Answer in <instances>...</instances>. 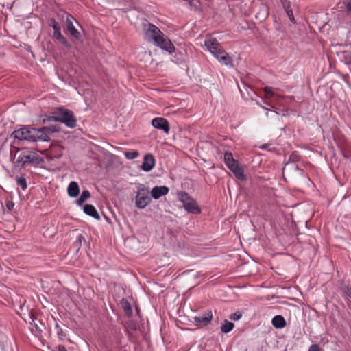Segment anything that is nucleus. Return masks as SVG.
Wrapping results in <instances>:
<instances>
[{"label": "nucleus", "instance_id": "3", "mask_svg": "<svg viewBox=\"0 0 351 351\" xmlns=\"http://www.w3.org/2000/svg\"><path fill=\"white\" fill-rule=\"evenodd\" d=\"M47 121L61 122L70 128H74L77 125L73 112L69 109L63 108H57L53 112V116L48 117Z\"/></svg>", "mask_w": 351, "mask_h": 351}, {"label": "nucleus", "instance_id": "9", "mask_svg": "<svg viewBox=\"0 0 351 351\" xmlns=\"http://www.w3.org/2000/svg\"><path fill=\"white\" fill-rule=\"evenodd\" d=\"M152 125L158 130H162L166 134L169 132V124L168 121L163 117H156L152 120Z\"/></svg>", "mask_w": 351, "mask_h": 351}, {"label": "nucleus", "instance_id": "19", "mask_svg": "<svg viewBox=\"0 0 351 351\" xmlns=\"http://www.w3.org/2000/svg\"><path fill=\"white\" fill-rule=\"evenodd\" d=\"M53 38L66 47H70L67 40L62 35L61 29L53 32Z\"/></svg>", "mask_w": 351, "mask_h": 351}, {"label": "nucleus", "instance_id": "20", "mask_svg": "<svg viewBox=\"0 0 351 351\" xmlns=\"http://www.w3.org/2000/svg\"><path fill=\"white\" fill-rule=\"evenodd\" d=\"M90 197V193L88 190H84L80 197L76 200L78 206H82L83 204Z\"/></svg>", "mask_w": 351, "mask_h": 351}, {"label": "nucleus", "instance_id": "6", "mask_svg": "<svg viewBox=\"0 0 351 351\" xmlns=\"http://www.w3.org/2000/svg\"><path fill=\"white\" fill-rule=\"evenodd\" d=\"M38 159L39 156L36 152L23 149L19 153L15 164L17 167H22L26 164L38 162Z\"/></svg>", "mask_w": 351, "mask_h": 351}, {"label": "nucleus", "instance_id": "39", "mask_svg": "<svg viewBox=\"0 0 351 351\" xmlns=\"http://www.w3.org/2000/svg\"><path fill=\"white\" fill-rule=\"evenodd\" d=\"M8 209H11V205H8Z\"/></svg>", "mask_w": 351, "mask_h": 351}, {"label": "nucleus", "instance_id": "32", "mask_svg": "<svg viewBox=\"0 0 351 351\" xmlns=\"http://www.w3.org/2000/svg\"><path fill=\"white\" fill-rule=\"evenodd\" d=\"M344 5L346 10L349 12H351V0H346L344 1Z\"/></svg>", "mask_w": 351, "mask_h": 351}, {"label": "nucleus", "instance_id": "2", "mask_svg": "<svg viewBox=\"0 0 351 351\" xmlns=\"http://www.w3.org/2000/svg\"><path fill=\"white\" fill-rule=\"evenodd\" d=\"M144 37L147 41L152 42L155 46L169 53L175 51V47L170 39L158 27L152 23H148L145 27Z\"/></svg>", "mask_w": 351, "mask_h": 351}, {"label": "nucleus", "instance_id": "13", "mask_svg": "<svg viewBox=\"0 0 351 351\" xmlns=\"http://www.w3.org/2000/svg\"><path fill=\"white\" fill-rule=\"evenodd\" d=\"M169 188L165 186H154L151 192V197L154 199H158L162 196L167 195L169 193Z\"/></svg>", "mask_w": 351, "mask_h": 351}, {"label": "nucleus", "instance_id": "11", "mask_svg": "<svg viewBox=\"0 0 351 351\" xmlns=\"http://www.w3.org/2000/svg\"><path fill=\"white\" fill-rule=\"evenodd\" d=\"M155 162L154 156L151 154H147L144 156L141 169L145 172H149L154 167Z\"/></svg>", "mask_w": 351, "mask_h": 351}, {"label": "nucleus", "instance_id": "29", "mask_svg": "<svg viewBox=\"0 0 351 351\" xmlns=\"http://www.w3.org/2000/svg\"><path fill=\"white\" fill-rule=\"evenodd\" d=\"M82 241H84V237L82 234H79L74 242L75 246L76 247L77 245L80 247Z\"/></svg>", "mask_w": 351, "mask_h": 351}, {"label": "nucleus", "instance_id": "31", "mask_svg": "<svg viewBox=\"0 0 351 351\" xmlns=\"http://www.w3.org/2000/svg\"><path fill=\"white\" fill-rule=\"evenodd\" d=\"M308 351H321V349L317 344H312L310 346Z\"/></svg>", "mask_w": 351, "mask_h": 351}, {"label": "nucleus", "instance_id": "28", "mask_svg": "<svg viewBox=\"0 0 351 351\" xmlns=\"http://www.w3.org/2000/svg\"><path fill=\"white\" fill-rule=\"evenodd\" d=\"M282 5L285 10V12L289 11V10H292L291 8L290 2L287 0H281Z\"/></svg>", "mask_w": 351, "mask_h": 351}, {"label": "nucleus", "instance_id": "23", "mask_svg": "<svg viewBox=\"0 0 351 351\" xmlns=\"http://www.w3.org/2000/svg\"><path fill=\"white\" fill-rule=\"evenodd\" d=\"M55 329L56 330L57 335L60 340H64L66 337V334L63 331L62 328L58 324H56Z\"/></svg>", "mask_w": 351, "mask_h": 351}, {"label": "nucleus", "instance_id": "12", "mask_svg": "<svg viewBox=\"0 0 351 351\" xmlns=\"http://www.w3.org/2000/svg\"><path fill=\"white\" fill-rule=\"evenodd\" d=\"M193 319L196 326H206L212 321L213 314L211 311H208L202 315L195 316Z\"/></svg>", "mask_w": 351, "mask_h": 351}, {"label": "nucleus", "instance_id": "4", "mask_svg": "<svg viewBox=\"0 0 351 351\" xmlns=\"http://www.w3.org/2000/svg\"><path fill=\"white\" fill-rule=\"evenodd\" d=\"M224 162L227 167L234 173L237 179L240 180L245 179L243 169L241 167L239 162L233 158L231 152H225Z\"/></svg>", "mask_w": 351, "mask_h": 351}, {"label": "nucleus", "instance_id": "17", "mask_svg": "<svg viewBox=\"0 0 351 351\" xmlns=\"http://www.w3.org/2000/svg\"><path fill=\"white\" fill-rule=\"evenodd\" d=\"M84 212L95 219H99L100 218L99 213L96 210L95 208L90 204H86L84 206Z\"/></svg>", "mask_w": 351, "mask_h": 351}, {"label": "nucleus", "instance_id": "8", "mask_svg": "<svg viewBox=\"0 0 351 351\" xmlns=\"http://www.w3.org/2000/svg\"><path fill=\"white\" fill-rule=\"evenodd\" d=\"M204 45L208 51L213 55L222 48V46L217 38L210 36H206L204 40Z\"/></svg>", "mask_w": 351, "mask_h": 351}, {"label": "nucleus", "instance_id": "37", "mask_svg": "<svg viewBox=\"0 0 351 351\" xmlns=\"http://www.w3.org/2000/svg\"><path fill=\"white\" fill-rule=\"evenodd\" d=\"M297 170H298L301 173H303V170L299 169L298 167H297Z\"/></svg>", "mask_w": 351, "mask_h": 351}, {"label": "nucleus", "instance_id": "38", "mask_svg": "<svg viewBox=\"0 0 351 351\" xmlns=\"http://www.w3.org/2000/svg\"><path fill=\"white\" fill-rule=\"evenodd\" d=\"M266 147H267L266 145H263V146L261 147V149H266Z\"/></svg>", "mask_w": 351, "mask_h": 351}, {"label": "nucleus", "instance_id": "33", "mask_svg": "<svg viewBox=\"0 0 351 351\" xmlns=\"http://www.w3.org/2000/svg\"><path fill=\"white\" fill-rule=\"evenodd\" d=\"M290 160H293V161H297L299 160V157L298 156L297 154L295 153H293L291 154V155L290 156V158H289Z\"/></svg>", "mask_w": 351, "mask_h": 351}, {"label": "nucleus", "instance_id": "25", "mask_svg": "<svg viewBox=\"0 0 351 351\" xmlns=\"http://www.w3.org/2000/svg\"><path fill=\"white\" fill-rule=\"evenodd\" d=\"M263 90H264L265 96L267 98L270 99L274 96V92L271 88L266 86L264 88Z\"/></svg>", "mask_w": 351, "mask_h": 351}, {"label": "nucleus", "instance_id": "21", "mask_svg": "<svg viewBox=\"0 0 351 351\" xmlns=\"http://www.w3.org/2000/svg\"><path fill=\"white\" fill-rule=\"evenodd\" d=\"M234 324L228 320H225L221 324V330L223 333H228L234 328Z\"/></svg>", "mask_w": 351, "mask_h": 351}, {"label": "nucleus", "instance_id": "34", "mask_svg": "<svg viewBox=\"0 0 351 351\" xmlns=\"http://www.w3.org/2000/svg\"><path fill=\"white\" fill-rule=\"evenodd\" d=\"M58 351H67L64 346H59L58 347Z\"/></svg>", "mask_w": 351, "mask_h": 351}, {"label": "nucleus", "instance_id": "18", "mask_svg": "<svg viewBox=\"0 0 351 351\" xmlns=\"http://www.w3.org/2000/svg\"><path fill=\"white\" fill-rule=\"evenodd\" d=\"M271 324L276 328H282L286 325V321L282 315H276L272 318Z\"/></svg>", "mask_w": 351, "mask_h": 351}, {"label": "nucleus", "instance_id": "16", "mask_svg": "<svg viewBox=\"0 0 351 351\" xmlns=\"http://www.w3.org/2000/svg\"><path fill=\"white\" fill-rule=\"evenodd\" d=\"M120 306L121 308L123 310L125 315H127L128 317L132 316L133 312L132 306L126 299L123 298L120 301Z\"/></svg>", "mask_w": 351, "mask_h": 351}, {"label": "nucleus", "instance_id": "26", "mask_svg": "<svg viewBox=\"0 0 351 351\" xmlns=\"http://www.w3.org/2000/svg\"><path fill=\"white\" fill-rule=\"evenodd\" d=\"M49 25L53 28V32L61 29L60 25L54 19H51L49 22Z\"/></svg>", "mask_w": 351, "mask_h": 351}, {"label": "nucleus", "instance_id": "24", "mask_svg": "<svg viewBox=\"0 0 351 351\" xmlns=\"http://www.w3.org/2000/svg\"><path fill=\"white\" fill-rule=\"evenodd\" d=\"M139 155V153L137 150H132L130 152H126L124 153V156L126 158L132 160L136 158Z\"/></svg>", "mask_w": 351, "mask_h": 351}, {"label": "nucleus", "instance_id": "36", "mask_svg": "<svg viewBox=\"0 0 351 351\" xmlns=\"http://www.w3.org/2000/svg\"><path fill=\"white\" fill-rule=\"evenodd\" d=\"M130 328L132 330H136V325L134 324H132L131 326H130Z\"/></svg>", "mask_w": 351, "mask_h": 351}, {"label": "nucleus", "instance_id": "5", "mask_svg": "<svg viewBox=\"0 0 351 351\" xmlns=\"http://www.w3.org/2000/svg\"><path fill=\"white\" fill-rule=\"evenodd\" d=\"M178 199L180 202L182 203L184 208L189 213L195 215L201 213V209L199 207L197 202L187 193L183 191L178 193Z\"/></svg>", "mask_w": 351, "mask_h": 351}, {"label": "nucleus", "instance_id": "27", "mask_svg": "<svg viewBox=\"0 0 351 351\" xmlns=\"http://www.w3.org/2000/svg\"><path fill=\"white\" fill-rule=\"evenodd\" d=\"M241 317L242 314L239 312H237L231 314L230 316V319L233 321H238L241 318Z\"/></svg>", "mask_w": 351, "mask_h": 351}, {"label": "nucleus", "instance_id": "40", "mask_svg": "<svg viewBox=\"0 0 351 351\" xmlns=\"http://www.w3.org/2000/svg\"><path fill=\"white\" fill-rule=\"evenodd\" d=\"M8 209H11V205H8Z\"/></svg>", "mask_w": 351, "mask_h": 351}, {"label": "nucleus", "instance_id": "14", "mask_svg": "<svg viewBox=\"0 0 351 351\" xmlns=\"http://www.w3.org/2000/svg\"><path fill=\"white\" fill-rule=\"evenodd\" d=\"M73 18L69 15L66 17V29L69 33L71 34V36H73L75 38H78L80 36V32L77 31V29L74 27L73 24L72 20Z\"/></svg>", "mask_w": 351, "mask_h": 351}, {"label": "nucleus", "instance_id": "10", "mask_svg": "<svg viewBox=\"0 0 351 351\" xmlns=\"http://www.w3.org/2000/svg\"><path fill=\"white\" fill-rule=\"evenodd\" d=\"M221 64L228 66H232V60L222 47L213 55Z\"/></svg>", "mask_w": 351, "mask_h": 351}, {"label": "nucleus", "instance_id": "15", "mask_svg": "<svg viewBox=\"0 0 351 351\" xmlns=\"http://www.w3.org/2000/svg\"><path fill=\"white\" fill-rule=\"evenodd\" d=\"M67 192H68V195L69 197H77L80 193V187H79L78 184L75 181L71 182L68 186Z\"/></svg>", "mask_w": 351, "mask_h": 351}, {"label": "nucleus", "instance_id": "35", "mask_svg": "<svg viewBox=\"0 0 351 351\" xmlns=\"http://www.w3.org/2000/svg\"><path fill=\"white\" fill-rule=\"evenodd\" d=\"M346 294L350 297L351 298V287L350 288H348L347 291H346Z\"/></svg>", "mask_w": 351, "mask_h": 351}, {"label": "nucleus", "instance_id": "7", "mask_svg": "<svg viewBox=\"0 0 351 351\" xmlns=\"http://www.w3.org/2000/svg\"><path fill=\"white\" fill-rule=\"evenodd\" d=\"M150 192L148 188L141 186L135 197L136 206L139 209L145 208L151 202Z\"/></svg>", "mask_w": 351, "mask_h": 351}, {"label": "nucleus", "instance_id": "22", "mask_svg": "<svg viewBox=\"0 0 351 351\" xmlns=\"http://www.w3.org/2000/svg\"><path fill=\"white\" fill-rule=\"evenodd\" d=\"M16 184L20 186L23 191L26 190L27 184L26 179L24 177H16Z\"/></svg>", "mask_w": 351, "mask_h": 351}, {"label": "nucleus", "instance_id": "1", "mask_svg": "<svg viewBox=\"0 0 351 351\" xmlns=\"http://www.w3.org/2000/svg\"><path fill=\"white\" fill-rule=\"evenodd\" d=\"M57 130L55 126H43L40 128H34L28 126L21 128L12 132V136L20 141L30 142L49 141V134L53 133Z\"/></svg>", "mask_w": 351, "mask_h": 351}, {"label": "nucleus", "instance_id": "30", "mask_svg": "<svg viewBox=\"0 0 351 351\" xmlns=\"http://www.w3.org/2000/svg\"><path fill=\"white\" fill-rule=\"evenodd\" d=\"M287 16L289 17V20L291 21V23H295V18L293 16V13L292 10H289V11L286 12Z\"/></svg>", "mask_w": 351, "mask_h": 351}]
</instances>
